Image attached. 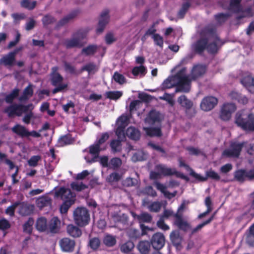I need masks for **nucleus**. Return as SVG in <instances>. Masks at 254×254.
Returning a JSON list of instances; mask_svg holds the SVG:
<instances>
[{"mask_svg": "<svg viewBox=\"0 0 254 254\" xmlns=\"http://www.w3.org/2000/svg\"><path fill=\"white\" fill-rule=\"evenodd\" d=\"M222 44L220 40L216 35L208 31L205 37H202L192 45V48L197 52H201L206 49L209 52H217L218 46Z\"/></svg>", "mask_w": 254, "mask_h": 254, "instance_id": "nucleus-1", "label": "nucleus"}, {"mask_svg": "<svg viewBox=\"0 0 254 254\" xmlns=\"http://www.w3.org/2000/svg\"><path fill=\"white\" fill-rule=\"evenodd\" d=\"M186 69H182L174 77L168 78L163 83V86L166 88H171L173 86H178L177 91L188 92L190 89V80L185 74Z\"/></svg>", "mask_w": 254, "mask_h": 254, "instance_id": "nucleus-2", "label": "nucleus"}, {"mask_svg": "<svg viewBox=\"0 0 254 254\" xmlns=\"http://www.w3.org/2000/svg\"><path fill=\"white\" fill-rule=\"evenodd\" d=\"M242 0H230V1L222 2V6L224 9L232 13L239 14V18L251 17L254 14V7H248L243 10L241 4Z\"/></svg>", "mask_w": 254, "mask_h": 254, "instance_id": "nucleus-3", "label": "nucleus"}, {"mask_svg": "<svg viewBox=\"0 0 254 254\" xmlns=\"http://www.w3.org/2000/svg\"><path fill=\"white\" fill-rule=\"evenodd\" d=\"M235 124L246 131H254V114L243 111L236 114Z\"/></svg>", "mask_w": 254, "mask_h": 254, "instance_id": "nucleus-4", "label": "nucleus"}, {"mask_svg": "<svg viewBox=\"0 0 254 254\" xmlns=\"http://www.w3.org/2000/svg\"><path fill=\"white\" fill-rule=\"evenodd\" d=\"M156 172L152 171L150 174V177L152 179H157L161 178L162 175L178 176L179 173L174 168H168L165 165L159 164L155 167Z\"/></svg>", "mask_w": 254, "mask_h": 254, "instance_id": "nucleus-5", "label": "nucleus"}, {"mask_svg": "<svg viewBox=\"0 0 254 254\" xmlns=\"http://www.w3.org/2000/svg\"><path fill=\"white\" fill-rule=\"evenodd\" d=\"M73 218L75 223L80 226H84L88 224L90 216L86 208L78 207L73 212Z\"/></svg>", "mask_w": 254, "mask_h": 254, "instance_id": "nucleus-6", "label": "nucleus"}, {"mask_svg": "<svg viewBox=\"0 0 254 254\" xmlns=\"http://www.w3.org/2000/svg\"><path fill=\"white\" fill-rule=\"evenodd\" d=\"M57 67L52 68L53 72L51 75V81L53 85L57 86L53 90V92L54 94L64 89L67 86L66 83H63V77L57 72Z\"/></svg>", "mask_w": 254, "mask_h": 254, "instance_id": "nucleus-7", "label": "nucleus"}, {"mask_svg": "<svg viewBox=\"0 0 254 254\" xmlns=\"http://www.w3.org/2000/svg\"><path fill=\"white\" fill-rule=\"evenodd\" d=\"M33 108L32 104H29L27 106L13 105L6 108L4 111L9 117H12L14 115L20 116L23 113L27 112L28 110H32Z\"/></svg>", "mask_w": 254, "mask_h": 254, "instance_id": "nucleus-8", "label": "nucleus"}, {"mask_svg": "<svg viewBox=\"0 0 254 254\" xmlns=\"http://www.w3.org/2000/svg\"><path fill=\"white\" fill-rule=\"evenodd\" d=\"M128 123L129 117L126 114L122 115L117 121L118 127L116 131V134L118 137L121 140H124L125 138L124 129Z\"/></svg>", "mask_w": 254, "mask_h": 254, "instance_id": "nucleus-9", "label": "nucleus"}, {"mask_svg": "<svg viewBox=\"0 0 254 254\" xmlns=\"http://www.w3.org/2000/svg\"><path fill=\"white\" fill-rule=\"evenodd\" d=\"M245 144L244 142H233L230 148L225 150L223 152V156L227 157H238L240 153L242 147Z\"/></svg>", "mask_w": 254, "mask_h": 254, "instance_id": "nucleus-10", "label": "nucleus"}, {"mask_svg": "<svg viewBox=\"0 0 254 254\" xmlns=\"http://www.w3.org/2000/svg\"><path fill=\"white\" fill-rule=\"evenodd\" d=\"M55 195L60 197L64 201L74 202L75 201V194L72 193L70 189L64 187L60 188L56 190Z\"/></svg>", "mask_w": 254, "mask_h": 254, "instance_id": "nucleus-11", "label": "nucleus"}, {"mask_svg": "<svg viewBox=\"0 0 254 254\" xmlns=\"http://www.w3.org/2000/svg\"><path fill=\"white\" fill-rule=\"evenodd\" d=\"M236 107L233 103H227L223 105L220 113V118L224 121L229 120L232 114L235 111Z\"/></svg>", "mask_w": 254, "mask_h": 254, "instance_id": "nucleus-12", "label": "nucleus"}, {"mask_svg": "<svg viewBox=\"0 0 254 254\" xmlns=\"http://www.w3.org/2000/svg\"><path fill=\"white\" fill-rule=\"evenodd\" d=\"M86 37L85 34L77 33L74 37L70 40H66L65 44L67 48L80 47L83 45L82 40Z\"/></svg>", "mask_w": 254, "mask_h": 254, "instance_id": "nucleus-13", "label": "nucleus"}, {"mask_svg": "<svg viewBox=\"0 0 254 254\" xmlns=\"http://www.w3.org/2000/svg\"><path fill=\"white\" fill-rule=\"evenodd\" d=\"M106 147L102 148L99 144L95 143L89 147V153L92 155V159H89L88 156H85L84 158L87 163H92L97 161V158L99 152L105 149Z\"/></svg>", "mask_w": 254, "mask_h": 254, "instance_id": "nucleus-14", "label": "nucleus"}, {"mask_svg": "<svg viewBox=\"0 0 254 254\" xmlns=\"http://www.w3.org/2000/svg\"><path fill=\"white\" fill-rule=\"evenodd\" d=\"M165 241L163 235L160 233H156L152 236L151 243L154 249L159 250L164 247Z\"/></svg>", "mask_w": 254, "mask_h": 254, "instance_id": "nucleus-15", "label": "nucleus"}, {"mask_svg": "<svg viewBox=\"0 0 254 254\" xmlns=\"http://www.w3.org/2000/svg\"><path fill=\"white\" fill-rule=\"evenodd\" d=\"M217 99L212 96L204 98L200 104L202 110L205 111H208L212 109L217 104Z\"/></svg>", "mask_w": 254, "mask_h": 254, "instance_id": "nucleus-16", "label": "nucleus"}, {"mask_svg": "<svg viewBox=\"0 0 254 254\" xmlns=\"http://www.w3.org/2000/svg\"><path fill=\"white\" fill-rule=\"evenodd\" d=\"M109 11L105 10L101 14L99 21L97 27V32L100 33L103 32L106 25L109 22Z\"/></svg>", "mask_w": 254, "mask_h": 254, "instance_id": "nucleus-17", "label": "nucleus"}, {"mask_svg": "<svg viewBox=\"0 0 254 254\" xmlns=\"http://www.w3.org/2000/svg\"><path fill=\"white\" fill-rule=\"evenodd\" d=\"M190 175L194 177L195 179L202 182L206 181L208 177L211 178L216 180H219L220 179L219 175L216 172L212 170H210L206 172L207 177H202L199 174L195 173L193 171H191Z\"/></svg>", "mask_w": 254, "mask_h": 254, "instance_id": "nucleus-18", "label": "nucleus"}, {"mask_svg": "<svg viewBox=\"0 0 254 254\" xmlns=\"http://www.w3.org/2000/svg\"><path fill=\"white\" fill-rule=\"evenodd\" d=\"M235 177L239 182H243L247 178L253 179L254 178V169L249 171H238L235 173Z\"/></svg>", "mask_w": 254, "mask_h": 254, "instance_id": "nucleus-19", "label": "nucleus"}, {"mask_svg": "<svg viewBox=\"0 0 254 254\" xmlns=\"http://www.w3.org/2000/svg\"><path fill=\"white\" fill-rule=\"evenodd\" d=\"M161 119V115L159 112L155 111H152L148 115L145 119V122L146 124L151 125L160 123Z\"/></svg>", "mask_w": 254, "mask_h": 254, "instance_id": "nucleus-20", "label": "nucleus"}, {"mask_svg": "<svg viewBox=\"0 0 254 254\" xmlns=\"http://www.w3.org/2000/svg\"><path fill=\"white\" fill-rule=\"evenodd\" d=\"M60 244L62 249L65 252L72 251L75 246L74 241L67 238L62 239Z\"/></svg>", "mask_w": 254, "mask_h": 254, "instance_id": "nucleus-21", "label": "nucleus"}, {"mask_svg": "<svg viewBox=\"0 0 254 254\" xmlns=\"http://www.w3.org/2000/svg\"><path fill=\"white\" fill-rule=\"evenodd\" d=\"M242 84L252 93H254V78L248 74L241 80Z\"/></svg>", "mask_w": 254, "mask_h": 254, "instance_id": "nucleus-22", "label": "nucleus"}, {"mask_svg": "<svg viewBox=\"0 0 254 254\" xmlns=\"http://www.w3.org/2000/svg\"><path fill=\"white\" fill-rule=\"evenodd\" d=\"M175 218L174 224L179 229L186 231L190 228L189 223L182 219L181 215L179 214V213L175 214Z\"/></svg>", "mask_w": 254, "mask_h": 254, "instance_id": "nucleus-23", "label": "nucleus"}, {"mask_svg": "<svg viewBox=\"0 0 254 254\" xmlns=\"http://www.w3.org/2000/svg\"><path fill=\"white\" fill-rule=\"evenodd\" d=\"M206 71V68L205 66L201 65H197L193 68L191 74V78L193 80H195L203 75Z\"/></svg>", "mask_w": 254, "mask_h": 254, "instance_id": "nucleus-24", "label": "nucleus"}, {"mask_svg": "<svg viewBox=\"0 0 254 254\" xmlns=\"http://www.w3.org/2000/svg\"><path fill=\"white\" fill-rule=\"evenodd\" d=\"M18 50L9 53L0 59V62L5 65H12L15 61V57Z\"/></svg>", "mask_w": 254, "mask_h": 254, "instance_id": "nucleus-25", "label": "nucleus"}, {"mask_svg": "<svg viewBox=\"0 0 254 254\" xmlns=\"http://www.w3.org/2000/svg\"><path fill=\"white\" fill-rule=\"evenodd\" d=\"M154 185L156 189L160 190L165 197L171 198L175 196L176 193H170L167 190V187L159 182H155Z\"/></svg>", "mask_w": 254, "mask_h": 254, "instance_id": "nucleus-26", "label": "nucleus"}, {"mask_svg": "<svg viewBox=\"0 0 254 254\" xmlns=\"http://www.w3.org/2000/svg\"><path fill=\"white\" fill-rule=\"evenodd\" d=\"M35 227L36 229L40 232H44L47 229V221L45 218L40 217L37 219Z\"/></svg>", "mask_w": 254, "mask_h": 254, "instance_id": "nucleus-27", "label": "nucleus"}, {"mask_svg": "<svg viewBox=\"0 0 254 254\" xmlns=\"http://www.w3.org/2000/svg\"><path fill=\"white\" fill-rule=\"evenodd\" d=\"M134 219H137L139 222H149L152 219L151 216L147 213L143 212L140 215H137L133 212L131 213Z\"/></svg>", "mask_w": 254, "mask_h": 254, "instance_id": "nucleus-28", "label": "nucleus"}, {"mask_svg": "<svg viewBox=\"0 0 254 254\" xmlns=\"http://www.w3.org/2000/svg\"><path fill=\"white\" fill-rule=\"evenodd\" d=\"M127 135L133 140H138L140 136V132L134 127H129L126 131Z\"/></svg>", "mask_w": 254, "mask_h": 254, "instance_id": "nucleus-29", "label": "nucleus"}, {"mask_svg": "<svg viewBox=\"0 0 254 254\" xmlns=\"http://www.w3.org/2000/svg\"><path fill=\"white\" fill-rule=\"evenodd\" d=\"M61 221L57 217L53 218L49 224V229L52 233L58 232L60 228Z\"/></svg>", "mask_w": 254, "mask_h": 254, "instance_id": "nucleus-30", "label": "nucleus"}, {"mask_svg": "<svg viewBox=\"0 0 254 254\" xmlns=\"http://www.w3.org/2000/svg\"><path fill=\"white\" fill-rule=\"evenodd\" d=\"M68 234L73 237H79L82 234L81 230L73 225H69L67 227Z\"/></svg>", "mask_w": 254, "mask_h": 254, "instance_id": "nucleus-31", "label": "nucleus"}, {"mask_svg": "<svg viewBox=\"0 0 254 254\" xmlns=\"http://www.w3.org/2000/svg\"><path fill=\"white\" fill-rule=\"evenodd\" d=\"M36 203L38 207L42 208L50 205L51 203V199L48 196H42L37 199Z\"/></svg>", "mask_w": 254, "mask_h": 254, "instance_id": "nucleus-32", "label": "nucleus"}, {"mask_svg": "<svg viewBox=\"0 0 254 254\" xmlns=\"http://www.w3.org/2000/svg\"><path fill=\"white\" fill-rule=\"evenodd\" d=\"M146 68L142 65L135 66L132 69V73L134 76H139L142 77L146 74Z\"/></svg>", "mask_w": 254, "mask_h": 254, "instance_id": "nucleus-33", "label": "nucleus"}, {"mask_svg": "<svg viewBox=\"0 0 254 254\" xmlns=\"http://www.w3.org/2000/svg\"><path fill=\"white\" fill-rule=\"evenodd\" d=\"M13 132L21 137H27L28 130L23 126L16 125L12 128Z\"/></svg>", "mask_w": 254, "mask_h": 254, "instance_id": "nucleus-34", "label": "nucleus"}, {"mask_svg": "<svg viewBox=\"0 0 254 254\" xmlns=\"http://www.w3.org/2000/svg\"><path fill=\"white\" fill-rule=\"evenodd\" d=\"M170 237L171 241L175 246H176L177 247L180 246L182 242V238L180 236L178 231H173L170 234Z\"/></svg>", "mask_w": 254, "mask_h": 254, "instance_id": "nucleus-35", "label": "nucleus"}, {"mask_svg": "<svg viewBox=\"0 0 254 254\" xmlns=\"http://www.w3.org/2000/svg\"><path fill=\"white\" fill-rule=\"evenodd\" d=\"M143 130L146 134L150 136H160L161 135V132L159 127H143Z\"/></svg>", "mask_w": 254, "mask_h": 254, "instance_id": "nucleus-36", "label": "nucleus"}, {"mask_svg": "<svg viewBox=\"0 0 254 254\" xmlns=\"http://www.w3.org/2000/svg\"><path fill=\"white\" fill-rule=\"evenodd\" d=\"M144 206H147L148 209L151 212H158L162 206L161 202L158 201L153 202L150 204L146 203L145 201H144L143 202Z\"/></svg>", "mask_w": 254, "mask_h": 254, "instance_id": "nucleus-37", "label": "nucleus"}, {"mask_svg": "<svg viewBox=\"0 0 254 254\" xmlns=\"http://www.w3.org/2000/svg\"><path fill=\"white\" fill-rule=\"evenodd\" d=\"M34 209V206L31 205L22 204L21 205L19 212L22 215L30 214Z\"/></svg>", "mask_w": 254, "mask_h": 254, "instance_id": "nucleus-38", "label": "nucleus"}, {"mask_svg": "<svg viewBox=\"0 0 254 254\" xmlns=\"http://www.w3.org/2000/svg\"><path fill=\"white\" fill-rule=\"evenodd\" d=\"M98 69L97 66L93 63H90L84 65L82 68L81 71H87L88 73L94 74Z\"/></svg>", "mask_w": 254, "mask_h": 254, "instance_id": "nucleus-39", "label": "nucleus"}, {"mask_svg": "<svg viewBox=\"0 0 254 254\" xmlns=\"http://www.w3.org/2000/svg\"><path fill=\"white\" fill-rule=\"evenodd\" d=\"M138 249L142 254H146L150 249V243L148 241H141L138 244Z\"/></svg>", "mask_w": 254, "mask_h": 254, "instance_id": "nucleus-40", "label": "nucleus"}, {"mask_svg": "<svg viewBox=\"0 0 254 254\" xmlns=\"http://www.w3.org/2000/svg\"><path fill=\"white\" fill-rule=\"evenodd\" d=\"M178 102L182 107L187 109L190 108L192 106L191 102L185 95H182L179 97Z\"/></svg>", "mask_w": 254, "mask_h": 254, "instance_id": "nucleus-41", "label": "nucleus"}, {"mask_svg": "<svg viewBox=\"0 0 254 254\" xmlns=\"http://www.w3.org/2000/svg\"><path fill=\"white\" fill-rule=\"evenodd\" d=\"M33 91L32 89V86L29 85L27 86L24 90L23 95L20 97L19 100L23 101L28 99L29 98L32 96L33 95Z\"/></svg>", "mask_w": 254, "mask_h": 254, "instance_id": "nucleus-42", "label": "nucleus"}, {"mask_svg": "<svg viewBox=\"0 0 254 254\" xmlns=\"http://www.w3.org/2000/svg\"><path fill=\"white\" fill-rule=\"evenodd\" d=\"M104 244L108 247H112L116 243V239L115 237L110 235H106L103 239Z\"/></svg>", "mask_w": 254, "mask_h": 254, "instance_id": "nucleus-43", "label": "nucleus"}, {"mask_svg": "<svg viewBox=\"0 0 254 254\" xmlns=\"http://www.w3.org/2000/svg\"><path fill=\"white\" fill-rule=\"evenodd\" d=\"M113 79L119 84H123L127 83V79L124 75L117 71L114 73Z\"/></svg>", "mask_w": 254, "mask_h": 254, "instance_id": "nucleus-44", "label": "nucleus"}, {"mask_svg": "<svg viewBox=\"0 0 254 254\" xmlns=\"http://www.w3.org/2000/svg\"><path fill=\"white\" fill-rule=\"evenodd\" d=\"M34 224V220L29 218L27 222H26L23 226V231L25 233L30 234L33 229V225Z\"/></svg>", "mask_w": 254, "mask_h": 254, "instance_id": "nucleus-45", "label": "nucleus"}, {"mask_svg": "<svg viewBox=\"0 0 254 254\" xmlns=\"http://www.w3.org/2000/svg\"><path fill=\"white\" fill-rule=\"evenodd\" d=\"M106 95L107 98L112 100H116L122 96L123 92L119 91H109L106 92Z\"/></svg>", "mask_w": 254, "mask_h": 254, "instance_id": "nucleus-46", "label": "nucleus"}, {"mask_svg": "<svg viewBox=\"0 0 254 254\" xmlns=\"http://www.w3.org/2000/svg\"><path fill=\"white\" fill-rule=\"evenodd\" d=\"M73 141L72 139L68 135H64L60 137L58 140L59 145L64 146L71 144Z\"/></svg>", "mask_w": 254, "mask_h": 254, "instance_id": "nucleus-47", "label": "nucleus"}, {"mask_svg": "<svg viewBox=\"0 0 254 254\" xmlns=\"http://www.w3.org/2000/svg\"><path fill=\"white\" fill-rule=\"evenodd\" d=\"M37 2L36 1H30L29 0H23L21 2V6L28 9H33L36 6Z\"/></svg>", "mask_w": 254, "mask_h": 254, "instance_id": "nucleus-48", "label": "nucleus"}, {"mask_svg": "<svg viewBox=\"0 0 254 254\" xmlns=\"http://www.w3.org/2000/svg\"><path fill=\"white\" fill-rule=\"evenodd\" d=\"M232 98H234L237 100L239 102L242 104H246L248 102L247 98L245 96H242L237 92H233L231 94Z\"/></svg>", "mask_w": 254, "mask_h": 254, "instance_id": "nucleus-49", "label": "nucleus"}, {"mask_svg": "<svg viewBox=\"0 0 254 254\" xmlns=\"http://www.w3.org/2000/svg\"><path fill=\"white\" fill-rule=\"evenodd\" d=\"M133 248V243L131 241H128L121 246V250L125 253H127L130 252Z\"/></svg>", "mask_w": 254, "mask_h": 254, "instance_id": "nucleus-50", "label": "nucleus"}, {"mask_svg": "<svg viewBox=\"0 0 254 254\" xmlns=\"http://www.w3.org/2000/svg\"><path fill=\"white\" fill-rule=\"evenodd\" d=\"M145 157L146 155L143 151L138 150L133 155L131 159L134 162L142 161L145 158Z\"/></svg>", "mask_w": 254, "mask_h": 254, "instance_id": "nucleus-51", "label": "nucleus"}, {"mask_svg": "<svg viewBox=\"0 0 254 254\" xmlns=\"http://www.w3.org/2000/svg\"><path fill=\"white\" fill-rule=\"evenodd\" d=\"M71 187L73 190L79 191H81L87 188V186L83 184L81 182H73L71 184Z\"/></svg>", "mask_w": 254, "mask_h": 254, "instance_id": "nucleus-52", "label": "nucleus"}, {"mask_svg": "<svg viewBox=\"0 0 254 254\" xmlns=\"http://www.w3.org/2000/svg\"><path fill=\"white\" fill-rule=\"evenodd\" d=\"M232 12H230L228 11V12L227 13H219L215 16V18L216 21L219 23H221L225 21L227 18L230 16Z\"/></svg>", "mask_w": 254, "mask_h": 254, "instance_id": "nucleus-53", "label": "nucleus"}, {"mask_svg": "<svg viewBox=\"0 0 254 254\" xmlns=\"http://www.w3.org/2000/svg\"><path fill=\"white\" fill-rule=\"evenodd\" d=\"M97 50V46L95 45H90L82 49V53L85 55H90L94 54Z\"/></svg>", "mask_w": 254, "mask_h": 254, "instance_id": "nucleus-54", "label": "nucleus"}, {"mask_svg": "<svg viewBox=\"0 0 254 254\" xmlns=\"http://www.w3.org/2000/svg\"><path fill=\"white\" fill-rule=\"evenodd\" d=\"M119 140H114L111 142V147L112 148V151L114 152H116L118 151H120L121 149V141L123 140H121L118 138Z\"/></svg>", "mask_w": 254, "mask_h": 254, "instance_id": "nucleus-55", "label": "nucleus"}, {"mask_svg": "<svg viewBox=\"0 0 254 254\" xmlns=\"http://www.w3.org/2000/svg\"><path fill=\"white\" fill-rule=\"evenodd\" d=\"M19 90L17 89H14L11 93L8 94L5 97V101L8 103H11L13 100L15 99L18 95Z\"/></svg>", "mask_w": 254, "mask_h": 254, "instance_id": "nucleus-56", "label": "nucleus"}, {"mask_svg": "<svg viewBox=\"0 0 254 254\" xmlns=\"http://www.w3.org/2000/svg\"><path fill=\"white\" fill-rule=\"evenodd\" d=\"M122 160L120 158H113L111 160L109 164V167L116 169L122 165Z\"/></svg>", "mask_w": 254, "mask_h": 254, "instance_id": "nucleus-57", "label": "nucleus"}, {"mask_svg": "<svg viewBox=\"0 0 254 254\" xmlns=\"http://www.w3.org/2000/svg\"><path fill=\"white\" fill-rule=\"evenodd\" d=\"M41 160V157L39 155L33 156L28 161V164L30 166L35 167L38 162Z\"/></svg>", "mask_w": 254, "mask_h": 254, "instance_id": "nucleus-58", "label": "nucleus"}, {"mask_svg": "<svg viewBox=\"0 0 254 254\" xmlns=\"http://www.w3.org/2000/svg\"><path fill=\"white\" fill-rule=\"evenodd\" d=\"M152 38L154 41L155 44L160 47H163L164 42L163 38L159 34H155L152 36Z\"/></svg>", "mask_w": 254, "mask_h": 254, "instance_id": "nucleus-59", "label": "nucleus"}, {"mask_svg": "<svg viewBox=\"0 0 254 254\" xmlns=\"http://www.w3.org/2000/svg\"><path fill=\"white\" fill-rule=\"evenodd\" d=\"M100 245V241L98 238H94L90 240L89 242L90 247L93 250L97 249Z\"/></svg>", "mask_w": 254, "mask_h": 254, "instance_id": "nucleus-60", "label": "nucleus"}, {"mask_svg": "<svg viewBox=\"0 0 254 254\" xmlns=\"http://www.w3.org/2000/svg\"><path fill=\"white\" fill-rule=\"evenodd\" d=\"M190 6V4L188 2L185 3L180 10L179 11L178 13V17L180 18H182L184 17V15L185 14L186 11L188 9Z\"/></svg>", "mask_w": 254, "mask_h": 254, "instance_id": "nucleus-61", "label": "nucleus"}, {"mask_svg": "<svg viewBox=\"0 0 254 254\" xmlns=\"http://www.w3.org/2000/svg\"><path fill=\"white\" fill-rule=\"evenodd\" d=\"M74 202H66L64 201V203L61 205L60 210L62 213H65L67 212L69 207L74 203Z\"/></svg>", "mask_w": 254, "mask_h": 254, "instance_id": "nucleus-62", "label": "nucleus"}, {"mask_svg": "<svg viewBox=\"0 0 254 254\" xmlns=\"http://www.w3.org/2000/svg\"><path fill=\"white\" fill-rule=\"evenodd\" d=\"M156 31V30L155 28L154 25H152L151 27H150L146 32L144 35L142 37V40H145L146 39V37L148 36L155 35V33Z\"/></svg>", "mask_w": 254, "mask_h": 254, "instance_id": "nucleus-63", "label": "nucleus"}, {"mask_svg": "<svg viewBox=\"0 0 254 254\" xmlns=\"http://www.w3.org/2000/svg\"><path fill=\"white\" fill-rule=\"evenodd\" d=\"M121 178L120 175L117 173H113L109 175L107 178V180L109 182H116Z\"/></svg>", "mask_w": 254, "mask_h": 254, "instance_id": "nucleus-64", "label": "nucleus"}]
</instances>
